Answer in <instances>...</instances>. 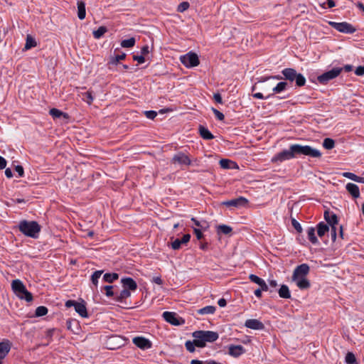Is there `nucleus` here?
<instances>
[{"label": "nucleus", "instance_id": "cd10ccee", "mask_svg": "<svg viewBox=\"0 0 364 364\" xmlns=\"http://www.w3.org/2000/svg\"><path fill=\"white\" fill-rule=\"evenodd\" d=\"M216 310V308L214 306H206L203 308H201L197 311L198 314L205 315V314H213Z\"/></svg>", "mask_w": 364, "mask_h": 364}, {"label": "nucleus", "instance_id": "6ab92c4d", "mask_svg": "<svg viewBox=\"0 0 364 364\" xmlns=\"http://www.w3.org/2000/svg\"><path fill=\"white\" fill-rule=\"evenodd\" d=\"M11 343L6 340L0 343V359L4 358L11 350Z\"/></svg>", "mask_w": 364, "mask_h": 364}, {"label": "nucleus", "instance_id": "c756f323", "mask_svg": "<svg viewBox=\"0 0 364 364\" xmlns=\"http://www.w3.org/2000/svg\"><path fill=\"white\" fill-rule=\"evenodd\" d=\"M307 235L309 240L313 243V244H317L318 243V239L316 237L315 234V229L314 228H309L307 230Z\"/></svg>", "mask_w": 364, "mask_h": 364}, {"label": "nucleus", "instance_id": "393cba45", "mask_svg": "<svg viewBox=\"0 0 364 364\" xmlns=\"http://www.w3.org/2000/svg\"><path fill=\"white\" fill-rule=\"evenodd\" d=\"M85 4L83 1H80L77 2V16L80 20H82L85 18Z\"/></svg>", "mask_w": 364, "mask_h": 364}, {"label": "nucleus", "instance_id": "a19ab883", "mask_svg": "<svg viewBox=\"0 0 364 364\" xmlns=\"http://www.w3.org/2000/svg\"><path fill=\"white\" fill-rule=\"evenodd\" d=\"M346 362L347 364H354L356 362V358L353 353H348L346 355Z\"/></svg>", "mask_w": 364, "mask_h": 364}, {"label": "nucleus", "instance_id": "9b49d317", "mask_svg": "<svg viewBox=\"0 0 364 364\" xmlns=\"http://www.w3.org/2000/svg\"><path fill=\"white\" fill-rule=\"evenodd\" d=\"M245 326L252 330H263L264 328L263 323L255 318L246 320Z\"/></svg>", "mask_w": 364, "mask_h": 364}, {"label": "nucleus", "instance_id": "a878e982", "mask_svg": "<svg viewBox=\"0 0 364 364\" xmlns=\"http://www.w3.org/2000/svg\"><path fill=\"white\" fill-rule=\"evenodd\" d=\"M329 230V225L321 222L317 225V234L321 237Z\"/></svg>", "mask_w": 364, "mask_h": 364}, {"label": "nucleus", "instance_id": "3c124183", "mask_svg": "<svg viewBox=\"0 0 364 364\" xmlns=\"http://www.w3.org/2000/svg\"><path fill=\"white\" fill-rule=\"evenodd\" d=\"M131 296V293L129 289H123L120 293V298L121 299H126Z\"/></svg>", "mask_w": 364, "mask_h": 364}, {"label": "nucleus", "instance_id": "0e129e2a", "mask_svg": "<svg viewBox=\"0 0 364 364\" xmlns=\"http://www.w3.org/2000/svg\"><path fill=\"white\" fill-rule=\"evenodd\" d=\"M262 288H258L255 291L254 294L257 297L260 298L262 296Z\"/></svg>", "mask_w": 364, "mask_h": 364}, {"label": "nucleus", "instance_id": "dca6fc26", "mask_svg": "<svg viewBox=\"0 0 364 364\" xmlns=\"http://www.w3.org/2000/svg\"><path fill=\"white\" fill-rule=\"evenodd\" d=\"M244 353H245V349L240 345H238V346L230 345L228 347V353L232 357H235V358L239 357Z\"/></svg>", "mask_w": 364, "mask_h": 364}, {"label": "nucleus", "instance_id": "2f4dec72", "mask_svg": "<svg viewBox=\"0 0 364 364\" xmlns=\"http://www.w3.org/2000/svg\"><path fill=\"white\" fill-rule=\"evenodd\" d=\"M232 230V228L230 226L227 225H220L218 226V232H221L225 235L230 234Z\"/></svg>", "mask_w": 364, "mask_h": 364}, {"label": "nucleus", "instance_id": "a18cd8bd", "mask_svg": "<svg viewBox=\"0 0 364 364\" xmlns=\"http://www.w3.org/2000/svg\"><path fill=\"white\" fill-rule=\"evenodd\" d=\"M102 273V271H96L92 274L91 279L94 284L96 285L97 284L98 279L100 277Z\"/></svg>", "mask_w": 364, "mask_h": 364}, {"label": "nucleus", "instance_id": "f03ea898", "mask_svg": "<svg viewBox=\"0 0 364 364\" xmlns=\"http://www.w3.org/2000/svg\"><path fill=\"white\" fill-rule=\"evenodd\" d=\"M194 343L197 347L203 348L205 346L207 342L211 343L215 341L219 336L218 333L211 331H197L193 333Z\"/></svg>", "mask_w": 364, "mask_h": 364}, {"label": "nucleus", "instance_id": "6e6d98bb", "mask_svg": "<svg viewBox=\"0 0 364 364\" xmlns=\"http://www.w3.org/2000/svg\"><path fill=\"white\" fill-rule=\"evenodd\" d=\"M15 171L18 173V174L20 177L23 176L24 171H23V168L21 166H19V165L16 166L15 167Z\"/></svg>", "mask_w": 364, "mask_h": 364}, {"label": "nucleus", "instance_id": "423d86ee", "mask_svg": "<svg viewBox=\"0 0 364 364\" xmlns=\"http://www.w3.org/2000/svg\"><path fill=\"white\" fill-rule=\"evenodd\" d=\"M65 305L68 308L73 306L75 311L82 318H87L88 316L87 308L84 301L77 302L74 300H68Z\"/></svg>", "mask_w": 364, "mask_h": 364}, {"label": "nucleus", "instance_id": "58836bf2", "mask_svg": "<svg viewBox=\"0 0 364 364\" xmlns=\"http://www.w3.org/2000/svg\"><path fill=\"white\" fill-rule=\"evenodd\" d=\"M335 142L330 138H326L323 142V146L326 149H331L334 147Z\"/></svg>", "mask_w": 364, "mask_h": 364}, {"label": "nucleus", "instance_id": "e2e57ef3", "mask_svg": "<svg viewBox=\"0 0 364 364\" xmlns=\"http://www.w3.org/2000/svg\"><path fill=\"white\" fill-rule=\"evenodd\" d=\"M219 306L225 307L227 304L226 300L225 299H220L218 301Z\"/></svg>", "mask_w": 364, "mask_h": 364}, {"label": "nucleus", "instance_id": "13d9d810", "mask_svg": "<svg viewBox=\"0 0 364 364\" xmlns=\"http://www.w3.org/2000/svg\"><path fill=\"white\" fill-rule=\"evenodd\" d=\"M193 230L198 240H200L203 237V235L200 229L194 228Z\"/></svg>", "mask_w": 364, "mask_h": 364}, {"label": "nucleus", "instance_id": "9d476101", "mask_svg": "<svg viewBox=\"0 0 364 364\" xmlns=\"http://www.w3.org/2000/svg\"><path fill=\"white\" fill-rule=\"evenodd\" d=\"M248 203L247 198L244 197H239L235 199L227 200L223 203V205L226 206H234L236 208L245 206Z\"/></svg>", "mask_w": 364, "mask_h": 364}, {"label": "nucleus", "instance_id": "bf43d9fd", "mask_svg": "<svg viewBox=\"0 0 364 364\" xmlns=\"http://www.w3.org/2000/svg\"><path fill=\"white\" fill-rule=\"evenodd\" d=\"M6 166V161L4 158L0 156V169H4Z\"/></svg>", "mask_w": 364, "mask_h": 364}, {"label": "nucleus", "instance_id": "ddd939ff", "mask_svg": "<svg viewBox=\"0 0 364 364\" xmlns=\"http://www.w3.org/2000/svg\"><path fill=\"white\" fill-rule=\"evenodd\" d=\"M133 343L138 348L143 349V350L149 349L151 347V342L148 339H146L144 337H141V336L134 338Z\"/></svg>", "mask_w": 364, "mask_h": 364}, {"label": "nucleus", "instance_id": "20e7f679", "mask_svg": "<svg viewBox=\"0 0 364 364\" xmlns=\"http://www.w3.org/2000/svg\"><path fill=\"white\" fill-rule=\"evenodd\" d=\"M12 290L15 294L21 299H24L26 301H31L33 300L32 294L26 289L25 285L19 279H15L11 283Z\"/></svg>", "mask_w": 364, "mask_h": 364}, {"label": "nucleus", "instance_id": "79ce46f5", "mask_svg": "<svg viewBox=\"0 0 364 364\" xmlns=\"http://www.w3.org/2000/svg\"><path fill=\"white\" fill-rule=\"evenodd\" d=\"M82 100L88 104H90L93 100V97L91 92H86L82 94Z\"/></svg>", "mask_w": 364, "mask_h": 364}, {"label": "nucleus", "instance_id": "4c0bfd02", "mask_svg": "<svg viewBox=\"0 0 364 364\" xmlns=\"http://www.w3.org/2000/svg\"><path fill=\"white\" fill-rule=\"evenodd\" d=\"M48 313V309L46 306H41L37 307L36 309L35 315L37 317L43 316L46 315Z\"/></svg>", "mask_w": 364, "mask_h": 364}, {"label": "nucleus", "instance_id": "2eb2a0df", "mask_svg": "<svg viewBox=\"0 0 364 364\" xmlns=\"http://www.w3.org/2000/svg\"><path fill=\"white\" fill-rule=\"evenodd\" d=\"M191 239V235L189 234H186L183 236L181 239H176L171 242V248L173 250H179L182 245L187 244Z\"/></svg>", "mask_w": 364, "mask_h": 364}, {"label": "nucleus", "instance_id": "5fc2aeb1", "mask_svg": "<svg viewBox=\"0 0 364 364\" xmlns=\"http://www.w3.org/2000/svg\"><path fill=\"white\" fill-rule=\"evenodd\" d=\"M105 294L107 296H112L113 295L112 286H105Z\"/></svg>", "mask_w": 364, "mask_h": 364}, {"label": "nucleus", "instance_id": "ea45409f", "mask_svg": "<svg viewBox=\"0 0 364 364\" xmlns=\"http://www.w3.org/2000/svg\"><path fill=\"white\" fill-rule=\"evenodd\" d=\"M296 84L299 87L304 86L306 83V78L301 73H297L296 77L295 78Z\"/></svg>", "mask_w": 364, "mask_h": 364}, {"label": "nucleus", "instance_id": "6e6552de", "mask_svg": "<svg viewBox=\"0 0 364 364\" xmlns=\"http://www.w3.org/2000/svg\"><path fill=\"white\" fill-rule=\"evenodd\" d=\"M329 23L333 28L341 33H353L355 31V28L347 22H330Z\"/></svg>", "mask_w": 364, "mask_h": 364}, {"label": "nucleus", "instance_id": "72a5a7b5", "mask_svg": "<svg viewBox=\"0 0 364 364\" xmlns=\"http://www.w3.org/2000/svg\"><path fill=\"white\" fill-rule=\"evenodd\" d=\"M191 220L194 223L196 226L199 227L203 230H206L209 227L208 223L205 220L199 221L196 220L195 218H192Z\"/></svg>", "mask_w": 364, "mask_h": 364}, {"label": "nucleus", "instance_id": "473e14b6", "mask_svg": "<svg viewBox=\"0 0 364 364\" xmlns=\"http://www.w3.org/2000/svg\"><path fill=\"white\" fill-rule=\"evenodd\" d=\"M118 277L119 276L117 273H112V274L107 273V274H104L103 279L106 282L111 283V282H114V280L117 279Z\"/></svg>", "mask_w": 364, "mask_h": 364}, {"label": "nucleus", "instance_id": "0eeeda50", "mask_svg": "<svg viewBox=\"0 0 364 364\" xmlns=\"http://www.w3.org/2000/svg\"><path fill=\"white\" fill-rule=\"evenodd\" d=\"M342 68H334L332 70L327 71L318 77V80L320 83L326 84L329 80H333L338 77L341 71Z\"/></svg>", "mask_w": 364, "mask_h": 364}, {"label": "nucleus", "instance_id": "4468645a", "mask_svg": "<svg viewBox=\"0 0 364 364\" xmlns=\"http://www.w3.org/2000/svg\"><path fill=\"white\" fill-rule=\"evenodd\" d=\"M164 320L173 325L178 326L181 324L177 314L174 312L165 311L163 313Z\"/></svg>", "mask_w": 364, "mask_h": 364}, {"label": "nucleus", "instance_id": "8fccbe9b", "mask_svg": "<svg viewBox=\"0 0 364 364\" xmlns=\"http://www.w3.org/2000/svg\"><path fill=\"white\" fill-rule=\"evenodd\" d=\"M133 59L135 61H137L138 63L142 64L145 62V57L142 55L141 54L140 55H133Z\"/></svg>", "mask_w": 364, "mask_h": 364}, {"label": "nucleus", "instance_id": "37998d69", "mask_svg": "<svg viewBox=\"0 0 364 364\" xmlns=\"http://www.w3.org/2000/svg\"><path fill=\"white\" fill-rule=\"evenodd\" d=\"M342 176L345 178H349L353 181H355L357 182L358 181V176L355 175V173H351V172H343L342 173Z\"/></svg>", "mask_w": 364, "mask_h": 364}, {"label": "nucleus", "instance_id": "f704fd0d", "mask_svg": "<svg viewBox=\"0 0 364 364\" xmlns=\"http://www.w3.org/2000/svg\"><path fill=\"white\" fill-rule=\"evenodd\" d=\"M107 32V28L105 26H100L97 30L93 31V36L95 38L98 39L101 38Z\"/></svg>", "mask_w": 364, "mask_h": 364}, {"label": "nucleus", "instance_id": "864d4df0", "mask_svg": "<svg viewBox=\"0 0 364 364\" xmlns=\"http://www.w3.org/2000/svg\"><path fill=\"white\" fill-rule=\"evenodd\" d=\"M331 236L333 241L336 239V225L331 226Z\"/></svg>", "mask_w": 364, "mask_h": 364}, {"label": "nucleus", "instance_id": "f3484780", "mask_svg": "<svg viewBox=\"0 0 364 364\" xmlns=\"http://www.w3.org/2000/svg\"><path fill=\"white\" fill-rule=\"evenodd\" d=\"M309 272V267L306 264H302L297 266L294 272L293 276L306 277Z\"/></svg>", "mask_w": 364, "mask_h": 364}, {"label": "nucleus", "instance_id": "a211bd4d", "mask_svg": "<svg viewBox=\"0 0 364 364\" xmlns=\"http://www.w3.org/2000/svg\"><path fill=\"white\" fill-rule=\"evenodd\" d=\"M249 279H250L251 282L258 284L259 286V288H262V289L264 291H268V286L264 279L259 278V277L253 274H250Z\"/></svg>", "mask_w": 364, "mask_h": 364}, {"label": "nucleus", "instance_id": "5701e85b", "mask_svg": "<svg viewBox=\"0 0 364 364\" xmlns=\"http://www.w3.org/2000/svg\"><path fill=\"white\" fill-rule=\"evenodd\" d=\"M282 73L284 76V78L287 80L293 82L296 77L297 73L293 68H285L282 70Z\"/></svg>", "mask_w": 364, "mask_h": 364}, {"label": "nucleus", "instance_id": "bb28decb", "mask_svg": "<svg viewBox=\"0 0 364 364\" xmlns=\"http://www.w3.org/2000/svg\"><path fill=\"white\" fill-rule=\"evenodd\" d=\"M279 295L281 298L289 299L291 297V293L289 287L285 284H282L279 289Z\"/></svg>", "mask_w": 364, "mask_h": 364}, {"label": "nucleus", "instance_id": "f8f14e48", "mask_svg": "<svg viewBox=\"0 0 364 364\" xmlns=\"http://www.w3.org/2000/svg\"><path fill=\"white\" fill-rule=\"evenodd\" d=\"M292 281L296 283V286L300 289H306L310 287V282L306 278V277L293 276L292 275Z\"/></svg>", "mask_w": 364, "mask_h": 364}, {"label": "nucleus", "instance_id": "1a4fd4ad", "mask_svg": "<svg viewBox=\"0 0 364 364\" xmlns=\"http://www.w3.org/2000/svg\"><path fill=\"white\" fill-rule=\"evenodd\" d=\"M172 161L174 164H178L181 166H189L191 161L188 155L182 152H178L173 156Z\"/></svg>", "mask_w": 364, "mask_h": 364}, {"label": "nucleus", "instance_id": "b1692460", "mask_svg": "<svg viewBox=\"0 0 364 364\" xmlns=\"http://www.w3.org/2000/svg\"><path fill=\"white\" fill-rule=\"evenodd\" d=\"M198 130H199L200 135L201 136V137L203 139L209 140V139H212L214 138L213 135L205 127L200 125Z\"/></svg>", "mask_w": 364, "mask_h": 364}, {"label": "nucleus", "instance_id": "412c9836", "mask_svg": "<svg viewBox=\"0 0 364 364\" xmlns=\"http://www.w3.org/2000/svg\"><path fill=\"white\" fill-rule=\"evenodd\" d=\"M121 282L124 287L127 289L134 291L137 288L136 282L130 277L123 278L122 279Z\"/></svg>", "mask_w": 364, "mask_h": 364}, {"label": "nucleus", "instance_id": "e433bc0d", "mask_svg": "<svg viewBox=\"0 0 364 364\" xmlns=\"http://www.w3.org/2000/svg\"><path fill=\"white\" fill-rule=\"evenodd\" d=\"M287 83L286 82H280L275 87H272V91L279 93L285 90Z\"/></svg>", "mask_w": 364, "mask_h": 364}, {"label": "nucleus", "instance_id": "09e8293b", "mask_svg": "<svg viewBox=\"0 0 364 364\" xmlns=\"http://www.w3.org/2000/svg\"><path fill=\"white\" fill-rule=\"evenodd\" d=\"M291 224H292V226L295 228V230L298 232H302L301 225H300V223L297 220H296L295 219H292Z\"/></svg>", "mask_w": 364, "mask_h": 364}, {"label": "nucleus", "instance_id": "774afa93", "mask_svg": "<svg viewBox=\"0 0 364 364\" xmlns=\"http://www.w3.org/2000/svg\"><path fill=\"white\" fill-rule=\"evenodd\" d=\"M269 286L274 288L277 287V282L276 280L272 279L269 281Z\"/></svg>", "mask_w": 364, "mask_h": 364}, {"label": "nucleus", "instance_id": "4be33fe9", "mask_svg": "<svg viewBox=\"0 0 364 364\" xmlns=\"http://www.w3.org/2000/svg\"><path fill=\"white\" fill-rule=\"evenodd\" d=\"M346 188L354 198H358L360 197L359 188L356 184L348 183H347Z\"/></svg>", "mask_w": 364, "mask_h": 364}, {"label": "nucleus", "instance_id": "603ef678", "mask_svg": "<svg viewBox=\"0 0 364 364\" xmlns=\"http://www.w3.org/2000/svg\"><path fill=\"white\" fill-rule=\"evenodd\" d=\"M355 74L358 76H363L364 75V66L360 65L356 68Z\"/></svg>", "mask_w": 364, "mask_h": 364}, {"label": "nucleus", "instance_id": "7ed1b4c3", "mask_svg": "<svg viewBox=\"0 0 364 364\" xmlns=\"http://www.w3.org/2000/svg\"><path fill=\"white\" fill-rule=\"evenodd\" d=\"M18 228L23 234L33 238L38 237L41 230L40 225L35 221H21L18 225Z\"/></svg>", "mask_w": 364, "mask_h": 364}, {"label": "nucleus", "instance_id": "7c9ffc66", "mask_svg": "<svg viewBox=\"0 0 364 364\" xmlns=\"http://www.w3.org/2000/svg\"><path fill=\"white\" fill-rule=\"evenodd\" d=\"M135 38H130L129 39L123 40L121 42V46L123 48H132L135 45Z\"/></svg>", "mask_w": 364, "mask_h": 364}, {"label": "nucleus", "instance_id": "aec40b11", "mask_svg": "<svg viewBox=\"0 0 364 364\" xmlns=\"http://www.w3.org/2000/svg\"><path fill=\"white\" fill-rule=\"evenodd\" d=\"M324 218L328 225L330 226H334L338 225V218L337 215L331 212H329L328 210H326L324 212Z\"/></svg>", "mask_w": 364, "mask_h": 364}, {"label": "nucleus", "instance_id": "69168bd1", "mask_svg": "<svg viewBox=\"0 0 364 364\" xmlns=\"http://www.w3.org/2000/svg\"><path fill=\"white\" fill-rule=\"evenodd\" d=\"M49 114H64V113L62 112L61 111L58 110V109L53 108L49 111Z\"/></svg>", "mask_w": 364, "mask_h": 364}, {"label": "nucleus", "instance_id": "f257e3e1", "mask_svg": "<svg viewBox=\"0 0 364 364\" xmlns=\"http://www.w3.org/2000/svg\"><path fill=\"white\" fill-rule=\"evenodd\" d=\"M297 155H305L314 158H318L321 156L319 150L314 149L310 146H302L300 144H292L289 149H284L277 154L272 159L273 163H281L287 160L295 158Z\"/></svg>", "mask_w": 364, "mask_h": 364}, {"label": "nucleus", "instance_id": "052dcab7", "mask_svg": "<svg viewBox=\"0 0 364 364\" xmlns=\"http://www.w3.org/2000/svg\"><path fill=\"white\" fill-rule=\"evenodd\" d=\"M213 99L218 103H221L222 102V97H221V95L219 93L214 94Z\"/></svg>", "mask_w": 364, "mask_h": 364}, {"label": "nucleus", "instance_id": "4d7b16f0", "mask_svg": "<svg viewBox=\"0 0 364 364\" xmlns=\"http://www.w3.org/2000/svg\"><path fill=\"white\" fill-rule=\"evenodd\" d=\"M149 53V47L146 45L143 46L141 49V54L144 57Z\"/></svg>", "mask_w": 364, "mask_h": 364}, {"label": "nucleus", "instance_id": "39448f33", "mask_svg": "<svg viewBox=\"0 0 364 364\" xmlns=\"http://www.w3.org/2000/svg\"><path fill=\"white\" fill-rule=\"evenodd\" d=\"M181 63L186 68H193L199 65L200 61L196 53L189 52L180 57Z\"/></svg>", "mask_w": 364, "mask_h": 364}, {"label": "nucleus", "instance_id": "680f3d73", "mask_svg": "<svg viewBox=\"0 0 364 364\" xmlns=\"http://www.w3.org/2000/svg\"><path fill=\"white\" fill-rule=\"evenodd\" d=\"M152 282L159 285H161L163 284V281L160 277H154L152 279Z\"/></svg>", "mask_w": 364, "mask_h": 364}, {"label": "nucleus", "instance_id": "338daca9", "mask_svg": "<svg viewBox=\"0 0 364 364\" xmlns=\"http://www.w3.org/2000/svg\"><path fill=\"white\" fill-rule=\"evenodd\" d=\"M5 175L7 178H11L13 176L11 170L10 168H6L5 170Z\"/></svg>", "mask_w": 364, "mask_h": 364}, {"label": "nucleus", "instance_id": "49530a36", "mask_svg": "<svg viewBox=\"0 0 364 364\" xmlns=\"http://www.w3.org/2000/svg\"><path fill=\"white\" fill-rule=\"evenodd\" d=\"M188 7H189V3L186 2V1H183L178 6L177 11L178 12H183V11H186L188 9Z\"/></svg>", "mask_w": 364, "mask_h": 364}, {"label": "nucleus", "instance_id": "c85d7f7f", "mask_svg": "<svg viewBox=\"0 0 364 364\" xmlns=\"http://www.w3.org/2000/svg\"><path fill=\"white\" fill-rule=\"evenodd\" d=\"M36 42L35 39L30 35H28L26 37V44L24 46L25 50H29L32 48H34L36 46Z\"/></svg>", "mask_w": 364, "mask_h": 364}, {"label": "nucleus", "instance_id": "c03bdc74", "mask_svg": "<svg viewBox=\"0 0 364 364\" xmlns=\"http://www.w3.org/2000/svg\"><path fill=\"white\" fill-rule=\"evenodd\" d=\"M219 164L223 168H230V164H232V161L229 159H221Z\"/></svg>", "mask_w": 364, "mask_h": 364}, {"label": "nucleus", "instance_id": "de8ad7c7", "mask_svg": "<svg viewBox=\"0 0 364 364\" xmlns=\"http://www.w3.org/2000/svg\"><path fill=\"white\" fill-rule=\"evenodd\" d=\"M185 346H186V349L189 351V352H194L195 351V346L196 344L194 343V341H187L185 343Z\"/></svg>", "mask_w": 364, "mask_h": 364}, {"label": "nucleus", "instance_id": "c9c22d12", "mask_svg": "<svg viewBox=\"0 0 364 364\" xmlns=\"http://www.w3.org/2000/svg\"><path fill=\"white\" fill-rule=\"evenodd\" d=\"M125 58H126L125 53L112 56L109 60V63L117 65L119 60H124Z\"/></svg>", "mask_w": 364, "mask_h": 364}]
</instances>
